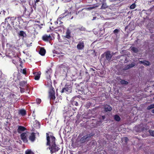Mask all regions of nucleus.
<instances>
[{
    "instance_id": "f257e3e1",
    "label": "nucleus",
    "mask_w": 154,
    "mask_h": 154,
    "mask_svg": "<svg viewBox=\"0 0 154 154\" xmlns=\"http://www.w3.org/2000/svg\"><path fill=\"white\" fill-rule=\"evenodd\" d=\"M46 135L47 140L46 145L49 146L48 148L50 150L51 153L52 154L54 153L57 152L60 149V148L55 144V137L53 136H49L48 133H46Z\"/></svg>"
},
{
    "instance_id": "f03ea898",
    "label": "nucleus",
    "mask_w": 154,
    "mask_h": 154,
    "mask_svg": "<svg viewBox=\"0 0 154 154\" xmlns=\"http://www.w3.org/2000/svg\"><path fill=\"white\" fill-rule=\"evenodd\" d=\"M9 20V22L13 26L14 28L17 27L19 25L20 21L22 20L21 17L20 16L17 17H8L5 18V22H8V20Z\"/></svg>"
},
{
    "instance_id": "7ed1b4c3",
    "label": "nucleus",
    "mask_w": 154,
    "mask_h": 154,
    "mask_svg": "<svg viewBox=\"0 0 154 154\" xmlns=\"http://www.w3.org/2000/svg\"><path fill=\"white\" fill-rule=\"evenodd\" d=\"M23 14L26 17H29L30 14L33 12V9L31 6H22Z\"/></svg>"
},
{
    "instance_id": "20e7f679",
    "label": "nucleus",
    "mask_w": 154,
    "mask_h": 154,
    "mask_svg": "<svg viewBox=\"0 0 154 154\" xmlns=\"http://www.w3.org/2000/svg\"><path fill=\"white\" fill-rule=\"evenodd\" d=\"M92 136L91 134H88L84 136L81 138L79 142L81 143H86L90 140V139Z\"/></svg>"
},
{
    "instance_id": "39448f33",
    "label": "nucleus",
    "mask_w": 154,
    "mask_h": 154,
    "mask_svg": "<svg viewBox=\"0 0 154 154\" xmlns=\"http://www.w3.org/2000/svg\"><path fill=\"white\" fill-rule=\"evenodd\" d=\"M72 91V86L71 85L66 84L64 87L63 88L61 91V93H66L67 94H69Z\"/></svg>"
},
{
    "instance_id": "423d86ee",
    "label": "nucleus",
    "mask_w": 154,
    "mask_h": 154,
    "mask_svg": "<svg viewBox=\"0 0 154 154\" xmlns=\"http://www.w3.org/2000/svg\"><path fill=\"white\" fill-rule=\"evenodd\" d=\"M29 133L28 131H26L25 132L22 133L20 135L21 139L23 142L25 143L28 142V140L27 137L29 136Z\"/></svg>"
},
{
    "instance_id": "0eeeda50",
    "label": "nucleus",
    "mask_w": 154,
    "mask_h": 154,
    "mask_svg": "<svg viewBox=\"0 0 154 154\" xmlns=\"http://www.w3.org/2000/svg\"><path fill=\"white\" fill-rule=\"evenodd\" d=\"M49 96L51 100H54L56 98L55 91L54 88L51 87L50 89L49 92Z\"/></svg>"
},
{
    "instance_id": "6e6552de",
    "label": "nucleus",
    "mask_w": 154,
    "mask_h": 154,
    "mask_svg": "<svg viewBox=\"0 0 154 154\" xmlns=\"http://www.w3.org/2000/svg\"><path fill=\"white\" fill-rule=\"evenodd\" d=\"M85 45L84 42L82 40L79 42L77 45L76 48L79 50H83L85 47Z\"/></svg>"
},
{
    "instance_id": "1a4fd4ad",
    "label": "nucleus",
    "mask_w": 154,
    "mask_h": 154,
    "mask_svg": "<svg viewBox=\"0 0 154 154\" xmlns=\"http://www.w3.org/2000/svg\"><path fill=\"white\" fill-rule=\"evenodd\" d=\"M52 39L50 35H48L46 34L44 35L42 37V40L45 42H48Z\"/></svg>"
},
{
    "instance_id": "9d476101",
    "label": "nucleus",
    "mask_w": 154,
    "mask_h": 154,
    "mask_svg": "<svg viewBox=\"0 0 154 154\" xmlns=\"http://www.w3.org/2000/svg\"><path fill=\"white\" fill-rule=\"evenodd\" d=\"M106 59L109 61H110L112 57V55L111 54L109 51H107L105 52Z\"/></svg>"
},
{
    "instance_id": "9b49d317",
    "label": "nucleus",
    "mask_w": 154,
    "mask_h": 154,
    "mask_svg": "<svg viewBox=\"0 0 154 154\" xmlns=\"http://www.w3.org/2000/svg\"><path fill=\"white\" fill-rule=\"evenodd\" d=\"M29 139L31 142H34L35 140L36 137L35 134L34 133L32 132L30 134V135H29Z\"/></svg>"
},
{
    "instance_id": "f8f14e48",
    "label": "nucleus",
    "mask_w": 154,
    "mask_h": 154,
    "mask_svg": "<svg viewBox=\"0 0 154 154\" xmlns=\"http://www.w3.org/2000/svg\"><path fill=\"white\" fill-rule=\"evenodd\" d=\"M101 2V4H102L101 7V9H105L108 8V6L106 3V0H100Z\"/></svg>"
},
{
    "instance_id": "ddd939ff",
    "label": "nucleus",
    "mask_w": 154,
    "mask_h": 154,
    "mask_svg": "<svg viewBox=\"0 0 154 154\" xmlns=\"http://www.w3.org/2000/svg\"><path fill=\"white\" fill-rule=\"evenodd\" d=\"M26 130V128L21 125L19 126L17 129V131L20 134L22 132Z\"/></svg>"
},
{
    "instance_id": "4468645a",
    "label": "nucleus",
    "mask_w": 154,
    "mask_h": 154,
    "mask_svg": "<svg viewBox=\"0 0 154 154\" xmlns=\"http://www.w3.org/2000/svg\"><path fill=\"white\" fill-rule=\"evenodd\" d=\"M67 15V13H64L63 14L60 15L59 16V18L57 19V21L55 22L56 24H57L58 23V21H60V19H61L65 17H66Z\"/></svg>"
},
{
    "instance_id": "2eb2a0df",
    "label": "nucleus",
    "mask_w": 154,
    "mask_h": 154,
    "mask_svg": "<svg viewBox=\"0 0 154 154\" xmlns=\"http://www.w3.org/2000/svg\"><path fill=\"white\" fill-rule=\"evenodd\" d=\"M104 109L105 112H110L112 110V108L109 105L106 104L104 105Z\"/></svg>"
},
{
    "instance_id": "dca6fc26",
    "label": "nucleus",
    "mask_w": 154,
    "mask_h": 154,
    "mask_svg": "<svg viewBox=\"0 0 154 154\" xmlns=\"http://www.w3.org/2000/svg\"><path fill=\"white\" fill-rule=\"evenodd\" d=\"M71 31L69 29H68L66 31V35L65 37L67 38L70 39L71 38Z\"/></svg>"
},
{
    "instance_id": "f3484780",
    "label": "nucleus",
    "mask_w": 154,
    "mask_h": 154,
    "mask_svg": "<svg viewBox=\"0 0 154 154\" xmlns=\"http://www.w3.org/2000/svg\"><path fill=\"white\" fill-rule=\"evenodd\" d=\"M135 66V63L134 62H132L131 64L127 65L124 68V70H125L129 69H130Z\"/></svg>"
},
{
    "instance_id": "a211bd4d",
    "label": "nucleus",
    "mask_w": 154,
    "mask_h": 154,
    "mask_svg": "<svg viewBox=\"0 0 154 154\" xmlns=\"http://www.w3.org/2000/svg\"><path fill=\"white\" fill-rule=\"evenodd\" d=\"M41 74V72H35V80H38L40 78Z\"/></svg>"
},
{
    "instance_id": "6ab92c4d",
    "label": "nucleus",
    "mask_w": 154,
    "mask_h": 154,
    "mask_svg": "<svg viewBox=\"0 0 154 154\" xmlns=\"http://www.w3.org/2000/svg\"><path fill=\"white\" fill-rule=\"evenodd\" d=\"M46 53V50L43 48H41L39 51V53L42 56H44Z\"/></svg>"
},
{
    "instance_id": "aec40b11",
    "label": "nucleus",
    "mask_w": 154,
    "mask_h": 154,
    "mask_svg": "<svg viewBox=\"0 0 154 154\" xmlns=\"http://www.w3.org/2000/svg\"><path fill=\"white\" fill-rule=\"evenodd\" d=\"M18 114L22 116H24L26 115V111L24 109H20L19 111Z\"/></svg>"
},
{
    "instance_id": "412c9836",
    "label": "nucleus",
    "mask_w": 154,
    "mask_h": 154,
    "mask_svg": "<svg viewBox=\"0 0 154 154\" xmlns=\"http://www.w3.org/2000/svg\"><path fill=\"white\" fill-rule=\"evenodd\" d=\"M140 63H142L145 66H149L150 65V62L147 60L139 61Z\"/></svg>"
},
{
    "instance_id": "4be33fe9",
    "label": "nucleus",
    "mask_w": 154,
    "mask_h": 154,
    "mask_svg": "<svg viewBox=\"0 0 154 154\" xmlns=\"http://www.w3.org/2000/svg\"><path fill=\"white\" fill-rule=\"evenodd\" d=\"M27 81H21L19 82V85L20 86V87H24L26 85H27Z\"/></svg>"
},
{
    "instance_id": "5701e85b",
    "label": "nucleus",
    "mask_w": 154,
    "mask_h": 154,
    "mask_svg": "<svg viewBox=\"0 0 154 154\" xmlns=\"http://www.w3.org/2000/svg\"><path fill=\"white\" fill-rule=\"evenodd\" d=\"M131 51H132L133 52H134V53H137L139 51L138 49L137 48L134 47H131Z\"/></svg>"
},
{
    "instance_id": "b1692460",
    "label": "nucleus",
    "mask_w": 154,
    "mask_h": 154,
    "mask_svg": "<svg viewBox=\"0 0 154 154\" xmlns=\"http://www.w3.org/2000/svg\"><path fill=\"white\" fill-rule=\"evenodd\" d=\"M114 119L117 122L120 121L121 119L119 116L117 115H115L114 116Z\"/></svg>"
},
{
    "instance_id": "393cba45",
    "label": "nucleus",
    "mask_w": 154,
    "mask_h": 154,
    "mask_svg": "<svg viewBox=\"0 0 154 154\" xmlns=\"http://www.w3.org/2000/svg\"><path fill=\"white\" fill-rule=\"evenodd\" d=\"M60 54L59 55H57V57H58L59 58H61L62 59L64 58V55H63V53L62 52H60Z\"/></svg>"
},
{
    "instance_id": "a878e982",
    "label": "nucleus",
    "mask_w": 154,
    "mask_h": 154,
    "mask_svg": "<svg viewBox=\"0 0 154 154\" xmlns=\"http://www.w3.org/2000/svg\"><path fill=\"white\" fill-rule=\"evenodd\" d=\"M25 34V32L23 31H21L19 33V35L20 36L24 37V35Z\"/></svg>"
},
{
    "instance_id": "bb28decb",
    "label": "nucleus",
    "mask_w": 154,
    "mask_h": 154,
    "mask_svg": "<svg viewBox=\"0 0 154 154\" xmlns=\"http://www.w3.org/2000/svg\"><path fill=\"white\" fill-rule=\"evenodd\" d=\"M6 23H7V28L8 29L10 30H12L13 29L12 27L11 26L10 24L8 22H8H6Z\"/></svg>"
},
{
    "instance_id": "cd10ccee",
    "label": "nucleus",
    "mask_w": 154,
    "mask_h": 154,
    "mask_svg": "<svg viewBox=\"0 0 154 154\" xmlns=\"http://www.w3.org/2000/svg\"><path fill=\"white\" fill-rule=\"evenodd\" d=\"M103 121L99 120L97 121L96 122V125L97 126H99L101 125Z\"/></svg>"
},
{
    "instance_id": "c85d7f7f",
    "label": "nucleus",
    "mask_w": 154,
    "mask_h": 154,
    "mask_svg": "<svg viewBox=\"0 0 154 154\" xmlns=\"http://www.w3.org/2000/svg\"><path fill=\"white\" fill-rule=\"evenodd\" d=\"M88 90V89L87 88L85 87V89H83V90H82V94H85L87 93Z\"/></svg>"
},
{
    "instance_id": "c756f323",
    "label": "nucleus",
    "mask_w": 154,
    "mask_h": 154,
    "mask_svg": "<svg viewBox=\"0 0 154 154\" xmlns=\"http://www.w3.org/2000/svg\"><path fill=\"white\" fill-rule=\"evenodd\" d=\"M120 83L122 84L127 85L128 84V82L125 80H121L120 82Z\"/></svg>"
},
{
    "instance_id": "7c9ffc66",
    "label": "nucleus",
    "mask_w": 154,
    "mask_h": 154,
    "mask_svg": "<svg viewBox=\"0 0 154 154\" xmlns=\"http://www.w3.org/2000/svg\"><path fill=\"white\" fill-rule=\"evenodd\" d=\"M25 154H34L30 150H28L25 152Z\"/></svg>"
},
{
    "instance_id": "2f4dec72",
    "label": "nucleus",
    "mask_w": 154,
    "mask_h": 154,
    "mask_svg": "<svg viewBox=\"0 0 154 154\" xmlns=\"http://www.w3.org/2000/svg\"><path fill=\"white\" fill-rule=\"evenodd\" d=\"M91 105V103L90 102L87 103L85 107L87 108V109H88L90 106Z\"/></svg>"
},
{
    "instance_id": "473e14b6",
    "label": "nucleus",
    "mask_w": 154,
    "mask_h": 154,
    "mask_svg": "<svg viewBox=\"0 0 154 154\" xmlns=\"http://www.w3.org/2000/svg\"><path fill=\"white\" fill-rule=\"evenodd\" d=\"M72 103L73 105H75V106H77L79 105L77 101L74 100H73L72 102Z\"/></svg>"
},
{
    "instance_id": "72a5a7b5",
    "label": "nucleus",
    "mask_w": 154,
    "mask_h": 154,
    "mask_svg": "<svg viewBox=\"0 0 154 154\" xmlns=\"http://www.w3.org/2000/svg\"><path fill=\"white\" fill-rule=\"evenodd\" d=\"M149 132L151 135L154 137V131L149 130Z\"/></svg>"
},
{
    "instance_id": "f704fd0d",
    "label": "nucleus",
    "mask_w": 154,
    "mask_h": 154,
    "mask_svg": "<svg viewBox=\"0 0 154 154\" xmlns=\"http://www.w3.org/2000/svg\"><path fill=\"white\" fill-rule=\"evenodd\" d=\"M19 88L20 89V92L21 93H23L25 92V88H22V87H20Z\"/></svg>"
},
{
    "instance_id": "c9c22d12",
    "label": "nucleus",
    "mask_w": 154,
    "mask_h": 154,
    "mask_svg": "<svg viewBox=\"0 0 154 154\" xmlns=\"http://www.w3.org/2000/svg\"><path fill=\"white\" fill-rule=\"evenodd\" d=\"M136 5L135 3L132 4L130 6V8L131 9H133L135 8Z\"/></svg>"
},
{
    "instance_id": "e433bc0d",
    "label": "nucleus",
    "mask_w": 154,
    "mask_h": 154,
    "mask_svg": "<svg viewBox=\"0 0 154 154\" xmlns=\"http://www.w3.org/2000/svg\"><path fill=\"white\" fill-rule=\"evenodd\" d=\"M119 31V29H115L113 31V33L115 34H118Z\"/></svg>"
},
{
    "instance_id": "4c0bfd02",
    "label": "nucleus",
    "mask_w": 154,
    "mask_h": 154,
    "mask_svg": "<svg viewBox=\"0 0 154 154\" xmlns=\"http://www.w3.org/2000/svg\"><path fill=\"white\" fill-rule=\"evenodd\" d=\"M153 108L152 104L148 106V107L147 108V109L148 110H150Z\"/></svg>"
},
{
    "instance_id": "58836bf2",
    "label": "nucleus",
    "mask_w": 154,
    "mask_h": 154,
    "mask_svg": "<svg viewBox=\"0 0 154 154\" xmlns=\"http://www.w3.org/2000/svg\"><path fill=\"white\" fill-rule=\"evenodd\" d=\"M51 72V70L50 69H48L46 71V74L47 75H50V73Z\"/></svg>"
},
{
    "instance_id": "ea45409f",
    "label": "nucleus",
    "mask_w": 154,
    "mask_h": 154,
    "mask_svg": "<svg viewBox=\"0 0 154 154\" xmlns=\"http://www.w3.org/2000/svg\"><path fill=\"white\" fill-rule=\"evenodd\" d=\"M36 101L38 104H40L41 102V100L40 99L38 98L36 99Z\"/></svg>"
},
{
    "instance_id": "a19ab883",
    "label": "nucleus",
    "mask_w": 154,
    "mask_h": 154,
    "mask_svg": "<svg viewBox=\"0 0 154 154\" xmlns=\"http://www.w3.org/2000/svg\"><path fill=\"white\" fill-rule=\"evenodd\" d=\"M124 139H125V143H127V142L128 141V138L127 137H125L124 138Z\"/></svg>"
},
{
    "instance_id": "79ce46f5",
    "label": "nucleus",
    "mask_w": 154,
    "mask_h": 154,
    "mask_svg": "<svg viewBox=\"0 0 154 154\" xmlns=\"http://www.w3.org/2000/svg\"><path fill=\"white\" fill-rule=\"evenodd\" d=\"M22 73L23 74H24V75H26V69H23V72H22Z\"/></svg>"
},
{
    "instance_id": "37998d69",
    "label": "nucleus",
    "mask_w": 154,
    "mask_h": 154,
    "mask_svg": "<svg viewBox=\"0 0 154 154\" xmlns=\"http://www.w3.org/2000/svg\"><path fill=\"white\" fill-rule=\"evenodd\" d=\"M36 6V3H34V5L32 6V7L34 8V9H35Z\"/></svg>"
},
{
    "instance_id": "c03bdc74",
    "label": "nucleus",
    "mask_w": 154,
    "mask_h": 154,
    "mask_svg": "<svg viewBox=\"0 0 154 154\" xmlns=\"http://www.w3.org/2000/svg\"><path fill=\"white\" fill-rule=\"evenodd\" d=\"M102 120H104L105 119V116H102Z\"/></svg>"
},
{
    "instance_id": "a18cd8bd",
    "label": "nucleus",
    "mask_w": 154,
    "mask_h": 154,
    "mask_svg": "<svg viewBox=\"0 0 154 154\" xmlns=\"http://www.w3.org/2000/svg\"><path fill=\"white\" fill-rule=\"evenodd\" d=\"M40 1V0H35V1H34V2H35V3H38V2H39Z\"/></svg>"
},
{
    "instance_id": "49530a36",
    "label": "nucleus",
    "mask_w": 154,
    "mask_h": 154,
    "mask_svg": "<svg viewBox=\"0 0 154 154\" xmlns=\"http://www.w3.org/2000/svg\"><path fill=\"white\" fill-rule=\"evenodd\" d=\"M55 53L56 54H57V55H59L60 54V53H58V52L56 51L55 52Z\"/></svg>"
},
{
    "instance_id": "de8ad7c7",
    "label": "nucleus",
    "mask_w": 154,
    "mask_h": 154,
    "mask_svg": "<svg viewBox=\"0 0 154 154\" xmlns=\"http://www.w3.org/2000/svg\"><path fill=\"white\" fill-rule=\"evenodd\" d=\"M148 2L150 3H151L152 2H154V0H149Z\"/></svg>"
},
{
    "instance_id": "09e8293b",
    "label": "nucleus",
    "mask_w": 154,
    "mask_h": 154,
    "mask_svg": "<svg viewBox=\"0 0 154 154\" xmlns=\"http://www.w3.org/2000/svg\"><path fill=\"white\" fill-rule=\"evenodd\" d=\"M90 69L91 70H92V71H94L95 70L94 69H93L92 68H91Z\"/></svg>"
},
{
    "instance_id": "8fccbe9b",
    "label": "nucleus",
    "mask_w": 154,
    "mask_h": 154,
    "mask_svg": "<svg viewBox=\"0 0 154 154\" xmlns=\"http://www.w3.org/2000/svg\"><path fill=\"white\" fill-rule=\"evenodd\" d=\"M110 2H114L116 1V0H109Z\"/></svg>"
},
{
    "instance_id": "3c124183",
    "label": "nucleus",
    "mask_w": 154,
    "mask_h": 154,
    "mask_svg": "<svg viewBox=\"0 0 154 154\" xmlns=\"http://www.w3.org/2000/svg\"><path fill=\"white\" fill-rule=\"evenodd\" d=\"M96 17H94L93 18V19H92V20H95L96 19Z\"/></svg>"
},
{
    "instance_id": "603ef678",
    "label": "nucleus",
    "mask_w": 154,
    "mask_h": 154,
    "mask_svg": "<svg viewBox=\"0 0 154 154\" xmlns=\"http://www.w3.org/2000/svg\"><path fill=\"white\" fill-rule=\"evenodd\" d=\"M152 113H154V109H153L152 110Z\"/></svg>"
},
{
    "instance_id": "864d4df0",
    "label": "nucleus",
    "mask_w": 154,
    "mask_h": 154,
    "mask_svg": "<svg viewBox=\"0 0 154 154\" xmlns=\"http://www.w3.org/2000/svg\"><path fill=\"white\" fill-rule=\"evenodd\" d=\"M38 124L39 126H40V123L39 122H38Z\"/></svg>"
},
{
    "instance_id": "5fc2aeb1",
    "label": "nucleus",
    "mask_w": 154,
    "mask_h": 154,
    "mask_svg": "<svg viewBox=\"0 0 154 154\" xmlns=\"http://www.w3.org/2000/svg\"><path fill=\"white\" fill-rule=\"evenodd\" d=\"M152 106L153 107V108H154V103L152 104Z\"/></svg>"
},
{
    "instance_id": "6e6d98bb",
    "label": "nucleus",
    "mask_w": 154,
    "mask_h": 154,
    "mask_svg": "<svg viewBox=\"0 0 154 154\" xmlns=\"http://www.w3.org/2000/svg\"><path fill=\"white\" fill-rule=\"evenodd\" d=\"M82 28L80 29V30H83L84 29V28H83V29H82Z\"/></svg>"
},
{
    "instance_id": "4d7b16f0",
    "label": "nucleus",
    "mask_w": 154,
    "mask_h": 154,
    "mask_svg": "<svg viewBox=\"0 0 154 154\" xmlns=\"http://www.w3.org/2000/svg\"><path fill=\"white\" fill-rule=\"evenodd\" d=\"M58 31H61V29H60H60H59Z\"/></svg>"
},
{
    "instance_id": "13d9d810",
    "label": "nucleus",
    "mask_w": 154,
    "mask_h": 154,
    "mask_svg": "<svg viewBox=\"0 0 154 154\" xmlns=\"http://www.w3.org/2000/svg\"><path fill=\"white\" fill-rule=\"evenodd\" d=\"M58 31H61V29H60H60H59Z\"/></svg>"
},
{
    "instance_id": "bf43d9fd",
    "label": "nucleus",
    "mask_w": 154,
    "mask_h": 154,
    "mask_svg": "<svg viewBox=\"0 0 154 154\" xmlns=\"http://www.w3.org/2000/svg\"><path fill=\"white\" fill-rule=\"evenodd\" d=\"M60 23H62L63 22H60Z\"/></svg>"
},
{
    "instance_id": "052dcab7",
    "label": "nucleus",
    "mask_w": 154,
    "mask_h": 154,
    "mask_svg": "<svg viewBox=\"0 0 154 154\" xmlns=\"http://www.w3.org/2000/svg\"><path fill=\"white\" fill-rule=\"evenodd\" d=\"M17 5V4H15V5Z\"/></svg>"
},
{
    "instance_id": "680f3d73",
    "label": "nucleus",
    "mask_w": 154,
    "mask_h": 154,
    "mask_svg": "<svg viewBox=\"0 0 154 154\" xmlns=\"http://www.w3.org/2000/svg\"><path fill=\"white\" fill-rule=\"evenodd\" d=\"M153 100H154V97H153Z\"/></svg>"
}]
</instances>
